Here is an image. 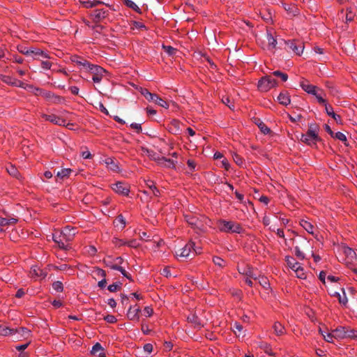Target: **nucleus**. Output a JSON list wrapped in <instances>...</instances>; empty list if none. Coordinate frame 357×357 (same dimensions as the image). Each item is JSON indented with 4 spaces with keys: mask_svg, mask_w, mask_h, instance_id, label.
I'll use <instances>...</instances> for the list:
<instances>
[{
    "mask_svg": "<svg viewBox=\"0 0 357 357\" xmlns=\"http://www.w3.org/2000/svg\"><path fill=\"white\" fill-rule=\"evenodd\" d=\"M283 8L287 12L289 16H296L299 13V10L295 5H289L284 3Z\"/></svg>",
    "mask_w": 357,
    "mask_h": 357,
    "instance_id": "27",
    "label": "nucleus"
},
{
    "mask_svg": "<svg viewBox=\"0 0 357 357\" xmlns=\"http://www.w3.org/2000/svg\"><path fill=\"white\" fill-rule=\"evenodd\" d=\"M295 255L297 257H298L301 259H303L305 258V255L303 252L300 250V248L296 246L295 247Z\"/></svg>",
    "mask_w": 357,
    "mask_h": 357,
    "instance_id": "58",
    "label": "nucleus"
},
{
    "mask_svg": "<svg viewBox=\"0 0 357 357\" xmlns=\"http://www.w3.org/2000/svg\"><path fill=\"white\" fill-rule=\"evenodd\" d=\"M248 275L249 277L257 280L259 281V283L260 285H261L264 289H268L270 285L268 279L266 277L264 276H259L257 277L256 275H254L251 273V271H249V273H246Z\"/></svg>",
    "mask_w": 357,
    "mask_h": 357,
    "instance_id": "18",
    "label": "nucleus"
},
{
    "mask_svg": "<svg viewBox=\"0 0 357 357\" xmlns=\"http://www.w3.org/2000/svg\"><path fill=\"white\" fill-rule=\"evenodd\" d=\"M162 49L169 56L175 54V53L176 52V49L174 48L172 46H169V45H162Z\"/></svg>",
    "mask_w": 357,
    "mask_h": 357,
    "instance_id": "44",
    "label": "nucleus"
},
{
    "mask_svg": "<svg viewBox=\"0 0 357 357\" xmlns=\"http://www.w3.org/2000/svg\"><path fill=\"white\" fill-rule=\"evenodd\" d=\"M7 171L8 172V174L13 176H15V177H17L18 176V171L17 169H16L15 167L13 166V165H10L8 168H7Z\"/></svg>",
    "mask_w": 357,
    "mask_h": 357,
    "instance_id": "48",
    "label": "nucleus"
},
{
    "mask_svg": "<svg viewBox=\"0 0 357 357\" xmlns=\"http://www.w3.org/2000/svg\"><path fill=\"white\" fill-rule=\"evenodd\" d=\"M213 261L216 266L220 267H223L225 265V260L219 257H214L213 258Z\"/></svg>",
    "mask_w": 357,
    "mask_h": 357,
    "instance_id": "46",
    "label": "nucleus"
},
{
    "mask_svg": "<svg viewBox=\"0 0 357 357\" xmlns=\"http://www.w3.org/2000/svg\"><path fill=\"white\" fill-rule=\"evenodd\" d=\"M319 333L322 335L323 337L324 338V340L328 342H333V338H335L334 337V333L333 332V333H325L322 330L321 328H319Z\"/></svg>",
    "mask_w": 357,
    "mask_h": 357,
    "instance_id": "40",
    "label": "nucleus"
},
{
    "mask_svg": "<svg viewBox=\"0 0 357 357\" xmlns=\"http://www.w3.org/2000/svg\"><path fill=\"white\" fill-rule=\"evenodd\" d=\"M107 11L103 9H96L91 14V17L96 22H99L107 17Z\"/></svg>",
    "mask_w": 357,
    "mask_h": 357,
    "instance_id": "20",
    "label": "nucleus"
},
{
    "mask_svg": "<svg viewBox=\"0 0 357 357\" xmlns=\"http://www.w3.org/2000/svg\"><path fill=\"white\" fill-rule=\"evenodd\" d=\"M43 117L47 120L49 121L56 125L59 126H66V120L57 116L55 114H43Z\"/></svg>",
    "mask_w": 357,
    "mask_h": 357,
    "instance_id": "13",
    "label": "nucleus"
},
{
    "mask_svg": "<svg viewBox=\"0 0 357 357\" xmlns=\"http://www.w3.org/2000/svg\"><path fill=\"white\" fill-rule=\"evenodd\" d=\"M266 39L268 40V48L270 50H273L277 44L276 39L272 36V34L269 32L266 33Z\"/></svg>",
    "mask_w": 357,
    "mask_h": 357,
    "instance_id": "34",
    "label": "nucleus"
},
{
    "mask_svg": "<svg viewBox=\"0 0 357 357\" xmlns=\"http://www.w3.org/2000/svg\"><path fill=\"white\" fill-rule=\"evenodd\" d=\"M273 328L274 330V333L277 335H282L285 333V328L283 325H282L280 322L276 321L273 324Z\"/></svg>",
    "mask_w": 357,
    "mask_h": 357,
    "instance_id": "35",
    "label": "nucleus"
},
{
    "mask_svg": "<svg viewBox=\"0 0 357 357\" xmlns=\"http://www.w3.org/2000/svg\"><path fill=\"white\" fill-rule=\"evenodd\" d=\"M325 111L327 113V114L330 116H331L334 120L339 124H342V121L341 119V117L340 115L336 114L333 112V107L329 105H326Z\"/></svg>",
    "mask_w": 357,
    "mask_h": 357,
    "instance_id": "23",
    "label": "nucleus"
},
{
    "mask_svg": "<svg viewBox=\"0 0 357 357\" xmlns=\"http://www.w3.org/2000/svg\"><path fill=\"white\" fill-rule=\"evenodd\" d=\"M286 261L289 268H291L293 265L296 264V263L297 262L293 257H287Z\"/></svg>",
    "mask_w": 357,
    "mask_h": 357,
    "instance_id": "63",
    "label": "nucleus"
},
{
    "mask_svg": "<svg viewBox=\"0 0 357 357\" xmlns=\"http://www.w3.org/2000/svg\"><path fill=\"white\" fill-rule=\"evenodd\" d=\"M123 2L128 8L139 13V8L134 1L131 0H123Z\"/></svg>",
    "mask_w": 357,
    "mask_h": 357,
    "instance_id": "42",
    "label": "nucleus"
},
{
    "mask_svg": "<svg viewBox=\"0 0 357 357\" xmlns=\"http://www.w3.org/2000/svg\"><path fill=\"white\" fill-rule=\"evenodd\" d=\"M318 140L317 129H312V127L310 128L306 134L302 135L301 137V141L310 146L315 144Z\"/></svg>",
    "mask_w": 357,
    "mask_h": 357,
    "instance_id": "7",
    "label": "nucleus"
},
{
    "mask_svg": "<svg viewBox=\"0 0 357 357\" xmlns=\"http://www.w3.org/2000/svg\"><path fill=\"white\" fill-rule=\"evenodd\" d=\"M114 226L119 229H123L126 224V220L122 215H119L114 222Z\"/></svg>",
    "mask_w": 357,
    "mask_h": 357,
    "instance_id": "31",
    "label": "nucleus"
},
{
    "mask_svg": "<svg viewBox=\"0 0 357 357\" xmlns=\"http://www.w3.org/2000/svg\"><path fill=\"white\" fill-rule=\"evenodd\" d=\"M194 245V242L190 241L183 248H180L176 251V257L186 258L190 257V254L192 253Z\"/></svg>",
    "mask_w": 357,
    "mask_h": 357,
    "instance_id": "10",
    "label": "nucleus"
},
{
    "mask_svg": "<svg viewBox=\"0 0 357 357\" xmlns=\"http://www.w3.org/2000/svg\"><path fill=\"white\" fill-rule=\"evenodd\" d=\"M187 164H188V166L190 168V170L191 172H193V171L195 170L196 163H195V162L194 160H188V162H187Z\"/></svg>",
    "mask_w": 357,
    "mask_h": 357,
    "instance_id": "60",
    "label": "nucleus"
},
{
    "mask_svg": "<svg viewBox=\"0 0 357 357\" xmlns=\"http://www.w3.org/2000/svg\"><path fill=\"white\" fill-rule=\"evenodd\" d=\"M22 52L26 56H32L33 59H50L47 53L38 48L31 47Z\"/></svg>",
    "mask_w": 357,
    "mask_h": 357,
    "instance_id": "8",
    "label": "nucleus"
},
{
    "mask_svg": "<svg viewBox=\"0 0 357 357\" xmlns=\"http://www.w3.org/2000/svg\"><path fill=\"white\" fill-rule=\"evenodd\" d=\"M14 333L13 328H10L6 326L0 325V335L3 336L11 335L13 336Z\"/></svg>",
    "mask_w": 357,
    "mask_h": 357,
    "instance_id": "38",
    "label": "nucleus"
},
{
    "mask_svg": "<svg viewBox=\"0 0 357 357\" xmlns=\"http://www.w3.org/2000/svg\"><path fill=\"white\" fill-rule=\"evenodd\" d=\"M30 275L32 278H45L46 276V273L43 271L40 270V268L36 266H33L30 271Z\"/></svg>",
    "mask_w": 357,
    "mask_h": 357,
    "instance_id": "17",
    "label": "nucleus"
},
{
    "mask_svg": "<svg viewBox=\"0 0 357 357\" xmlns=\"http://www.w3.org/2000/svg\"><path fill=\"white\" fill-rule=\"evenodd\" d=\"M289 48L295 52L296 54L300 55L301 53H303L304 46L302 43H300L299 45H296L295 43L291 42L289 45Z\"/></svg>",
    "mask_w": 357,
    "mask_h": 357,
    "instance_id": "32",
    "label": "nucleus"
},
{
    "mask_svg": "<svg viewBox=\"0 0 357 357\" xmlns=\"http://www.w3.org/2000/svg\"><path fill=\"white\" fill-rule=\"evenodd\" d=\"M335 137L342 142H346L347 141V137L346 135L341 132H337L335 134Z\"/></svg>",
    "mask_w": 357,
    "mask_h": 357,
    "instance_id": "56",
    "label": "nucleus"
},
{
    "mask_svg": "<svg viewBox=\"0 0 357 357\" xmlns=\"http://www.w3.org/2000/svg\"><path fill=\"white\" fill-rule=\"evenodd\" d=\"M102 162L109 170L114 172L119 171V164L114 159L112 158H107Z\"/></svg>",
    "mask_w": 357,
    "mask_h": 357,
    "instance_id": "12",
    "label": "nucleus"
},
{
    "mask_svg": "<svg viewBox=\"0 0 357 357\" xmlns=\"http://www.w3.org/2000/svg\"><path fill=\"white\" fill-rule=\"evenodd\" d=\"M347 338L357 339V331L347 328Z\"/></svg>",
    "mask_w": 357,
    "mask_h": 357,
    "instance_id": "43",
    "label": "nucleus"
},
{
    "mask_svg": "<svg viewBox=\"0 0 357 357\" xmlns=\"http://www.w3.org/2000/svg\"><path fill=\"white\" fill-rule=\"evenodd\" d=\"M295 273L298 278L305 279L306 278L305 273L302 266L298 270H296Z\"/></svg>",
    "mask_w": 357,
    "mask_h": 357,
    "instance_id": "49",
    "label": "nucleus"
},
{
    "mask_svg": "<svg viewBox=\"0 0 357 357\" xmlns=\"http://www.w3.org/2000/svg\"><path fill=\"white\" fill-rule=\"evenodd\" d=\"M176 161L171 159H167L164 157L160 158L158 160V163L161 165H163L164 167H168V168H172L174 169L176 167Z\"/></svg>",
    "mask_w": 357,
    "mask_h": 357,
    "instance_id": "26",
    "label": "nucleus"
},
{
    "mask_svg": "<svg viewBox=\"0 0 357 357\" xmlns=\"http://www.w3.org/2000/svg\"><path fill=\"white\" fill-rule=\"evenodd\" d=\"M92 75V80L95 83H100L104 78L108 77L109 73L102 67L96 65H91L88 69Z\"/></svg>",
    "mask_w": 357,
    "mask_h": 357,
    "instance_id": "4",
    "label": "nucleus"
},
{
    "mask_svg": "<svg viewBox=\"0 0 357 357\" xmlns=\"http://www.w3.org/2000/svg\"><path fill=\"white\" fill-rule=\"evenodd\" d=\"M123 262V259L121 257H116L114 260V262H112L110 261L105 260V263L107 267L112 270L118 271L120 269V264Z\"/></svg>",
    "mask_w": 357,
    "mask_h": 357,
    "instance_id": "22",
    "label": "nucleus"
},
{
    "mask_svg": "<svg viewBox=\"0 0 357 357\" xmlns=\"http://www.w3.org/2000/svg\"><path fill=\"white\" fill-rule=\"evenodd\" d=\"M53 240L61 248L67 249L68 247V243L65 241L64 236L61 231L59 234H55L53 235Z\"/></svg>",
    "mask_w": 357,
    "mask_h": 357,
    "instance_id": "15",
    "label": "nucleus"
},
{
    "mask_svg": "<svg viewBox=\"0 0 357 357\" xmlns=\"http://www.w3.org/2000/svg\"><path fill=\"white\" fill-rule=\"evenodd\" d=\"M354 17V13L352 12L351 8L347 9V14H346V22H349L353 20Z\"/></svg>",
    "mask_w": 357,
    "mask_h": 357,
    "instance_id": "50",
    "label": "nucleus"
},
{
    "mask_svg": "<svg viewBox=\"0 0 357 357\" xmlns=\"http://www.w3.org/2000/svg\"><path fill=\"white\" fill-rule=\"evenodd\" d=\"M217 224L218 229L222 232L241 234L243 231L241 225L233 221L219 220Z\"/></svg>",
    "mask_w": 357,
    "mask_h": 357,
    "instance_id": "3",
    "label": "nucleus"
},
{
    "mask_svg": "<svg viewBox=\"0 0 357 357\" xmlns=\"http://www.w3.org/2000/svg\"><path fill=\"white\" fill-rule=\"evenodd\" d=\"M130 126L132 129L135 130L137 133L142 132V129L140 123H132L130 124Z\"/></svg>",
    "mask_w": 357,
    "mask_h": 357,
    "instance_id": "54",
    "label": "nucleus"
},
{
    "mask_svg": "<svg viewBox=\"0 0 357 357\" xmlns=\"http://www.w3.org/2000/svg\"><path fill=\"white\" fill-rule=\"evenodd\" d=\"M273 74L275 76L280 77L282 79V80L284 81V82L287 81V79H288V75L287 74L283 73H282L280 71H278V70L274 71L273 73Z\"/></svg>",
    "mask_w": 357,
    "mask_h": 357,
    "instance_id": "51",
    "label": "nucleus"
},
{
    "mask_svg": "<svg viewBox=\"0 0 357 357\" xmlns=\"http://www.w3.org/2000/svg\"><path fill=\"white\" fill-rule=\"evenodd\" d=\"M139 312V307L137 305L131 306L127 312V317L130 320H138Z\"/></svg>",
    "mask_w": 357,
    "mask_h": 357,
    "instance_id": "16",
    "label": "nucleus"
},
{
    "mask_svg": "<svg viewBox=\"0 0 357 357\" xmlns=\"http://www.w3.org/2000/svg\"><path fill=\"white\" fill-rule=\"evenodd\" d=\"M342 252L345 255L348 263H351L356 258V252L351 248L344 246L342 248Z\"/></svg>",
    "mask_w": 357,
    "mask_h": 357,
    "instance_id": "19",
    "label": "nucleus"
},
{
    "mask_svg": "<svg viewBox=\"0 0 357 357\" xmlns=\"http://www.w3.org/2000/svg\"><path fill=\"white\" fill-rule=\"evenodd\" d=\"M93 275L95 278H105L106 273H105V271H103L102 269L99 268H96L93 271Z\"/></svg>",
    "mask_w": 357,
    "mask_h": 357,
    "instance_id": "41",
    "label": "nucleus"
},
{
    "mask_svg": "<svg viewBox=\"0 0 357 357\" xmlns=\"http://www.w3.org/2000/svg\"><path fill=\"white\" fill-rule=\"evenodd\" d=\"M141 93L149 101L154 102L155 103L160 105V107L166 108V109L169 107V104L166 101H165L164 100L160 98L156 94L151 93L147 89H142Z\"/></svg>",
    "mask_w": 357,
    "mask_h": 357,
    "instance_id": "6",
    "label": "nucleus"
},
{
    "mask_svg": "<svg viewBox=\"0 0 357 357\" xmlns=\"http://www.w3.org/2000/svg\"><path fill=\"white\" fill-rule=\"evenodd\" d=\"M17 220L15 218H4L0 217V231L3 230V227L10 225H13L17 222Z\"/></svg>",
    "mask_w": 357,
    "mask_h": 357,
    "instance_id": "28",
    "label": "nucleus"
},
{
    "mask_svg": "<svg viewBox=\"0 0 357 357\" xmlns=\"http://www.w3.org/2000/svg\"><path fill=\"white\" fill-rule=\"evenodd\" d=\"M105 320L108 323H115L116 321V318L114 315H107L105 317Z\"/></svg>",
    "mask_w": 357,
    "mask_h": 357,
    "instance_id": "62",
    "label": "nucleus"
},
{
    "mask_svg": "<svg viewBox=\"0 0 357 357\" xmlns=\"http://www.w3.org/2000/svg\"><path fill=\"white\" fill-rule=\"evenodd\" d=\"M334 337L335 339H344L347 338V328L340 326L333 330Z\"/></svg>",
    "mask_w": 357,
    "mask_h": 357,
    "instance_id": "24",
    "label": "nucleus"
},
{
    "mask_svg": "<svg viewBox=\"0 0 357 357\" xmlns=\"http://www.w3.org/2000/svg\"><path fill=\"white\" fill-rule=\"evenodd\" d=\"M278 100L283 105H288L291 102L289 96L287 93H280L278 96Z\"/></svg>",
    "mask_w": 357,
    "mask_h": 357,
    "instance_id": "36",
    "label": "nucleus"
},
{
    "mask_svg": "<svg viewBox=\"0 0 357 357\" xmlns=\"http://www.w3.org/2000/svg\"><path fill=\"white\" fill-rule=\"evenodd\" d=\"M10 78H9V77H6L3 81H4L5 82L10 83V84H15V85H16V86H20V87H23V88L26 89V87H25V86H24V83H22V82H20V81H17V82H11L10 81Z\"/></svg>",
    "mask_w": 357,
    "mask_h": 357,
    "instance_id": "55",
    "label": "nucleus"
},
{
    "mask_svg": "<svg viewBox=\"0 0 357 357\" xmlns=\"http://www.w3.org/2000/svg\"><path fill=\"white\" fill-rule=\"evenodd\" d=\"M243 326L238 322H235L233 326V330L235 334L240 337L241 335L242 337L245 336V333L243 331Z\"/></svg>",
    "mask_w": 357,
    "mask_h": 357,
    "instance_id": "39",
    "label": "nucleus"
},
{
    "mask_svg": "<svg viewBox=\"0 0 357 357\" xmlns=\"http://www.w3.org/2000/svg\"><path fill=\"white\" fill-rule=\"evenodd\" d=\"M161 275L168 278V277H170L172 276V274L170 273V270H169V267H165L162 271H161Z\"/></svg>",
    "mask_w": 357,
    "mask_h": 357,
    "instance_id": "64",
    "label": "nucleus"
},
{
    "mask_svg": "<svg viewBox=\"0 0 357 357\" xmlns=\"http://www.w3.org/2000/svg\"><path fill=\"white\" fill-rule=\"evenodd\" d=\"M31 331L26 328H20L14 329L13 337L15 340H20L22 339H26L30 336Z\"/></svg>",
    "mask_w": 357,
    "mask_h": 357,
    "instance_id": "11",
    "label": "nucleus"
},
{
    "mask_svg": "<svg viewBox=\"0 0 357 357\" xmlns=\"http://www.w3.org/2000/svg\"><path fill=\"white\" fill-rule=\"evenodd\" d=\"M72 172V169L69 168H65L61 169V171L57 172L56 176L61 179L63 180L66 178H68L70 173Z\"/></svg>",
    "mask_w": 357,
    "mask_h": 357,
    "instance_id": "37",
    "label": "nucleus"
},
{
    "mask_svg": "<svg viewBox=\"0 0 357 357\" xmlns=\"http://www.w3.org/2000/svg\"><path fill=\"white\" fill-rule=\"evenodd\" d=\"M73 61L76 63L77 64L79 65L83 68V69L88 70V69L90 68V66L92 65L90 63H89L87 61L80 59L78 56H75L73 59Z\"/></svg>",
    "mask_w": 357,
    "mask_h": 357,
    "instance_id": "29",
    "label": "nucleus"
},
{
    "mask_svg": "<svg viewBox=\"0 0 357 357\" xmlns=\"http://www.w3.org/2000/svg\"><path fill=\"white\" fill-rule=\"evenodd\" d=\"M276 85V80L271 76L263 77L258 82V88L261 92H267L270 89L275 87Z\"/></svg>",
    "mask_w": 357,
    "mask_h": 357,
    "instance_id": "5",
    "label": "nucleus"
},
{
    "mask_svg": "<svg viewBox=\"0 0 357 357\" xmlns=\"http://www.w3.org/2000/svg\"><path fill=\"white\" fill-rule=\"evenodd\" d=\"M261 131L264 134H268L270 132V129L263 123L259 125Z\"/></svg>",
    "mask_w": 357,
    "mask_h": 357,
    "instance_id": "59",
    "label": "nucleus"
},
{
    "mask_svg": "<svg viewBox=\"0 0 357 357\" xmlns=\"http://www.w3.org/2000/svg\"><path fill=\"white\" fill-rule=\"evenodd\" d=\"M112 190L117 194L123 196L128 195L130 192V187L127 183L118 181L112 185Z\"/></svg>",
    "mask_w": 357,
    "mask_h": 357,
    "instance_id": "9",
    "label": "nucleus"
},
{
    "mask_svg": "<svg viewBox=\"0 0 357 357\" xmlns=\"http://www.w3.org/2000/svg\"><path fill=\"white\" fill-rule=\"evenodd\" d=\"M300 225L309 234H314V226L311 222L305 220H302L300 222Z\"/></svg>",
    "mask_w": 357,
    "mask_h": 357,
    "instance_id": "33",
    "label": "nucleus"
},
{
    "mask_svg": "<svg viewBox=\"0 0 357 357\" xmlns=\"http://www.w3.org/2000/svg\"><path fill=\"white\" fill-rule=\"evenodd\" d=\"M121 285V283L120 282H115L112 284H109L107 287L108 290L111 292H115L118 291L120 289V287Z\"/></svg>",
    "mask_w": 357,
    "mask_h": 357,
    "instance_id": "47",
    "label": "nucleus"
},
{
    "mask_svg": "<svg viewBox=\"0 0 357 357\" xmlns=\"http://www.w3.org/2000/svg\"><path fill=\"white\" fill-rule=\"evenodd\" d=\"M313 96H314L317 100V101L321 103V104H323L325 107H326V105H328L326 103V101L325 99H324L322 98V96H321V94L318 93L317 91L315 93V94H314Z\"/></svg>",
    "mask_w": 357,
    "mask_h": 357,
    "instance_id": "57",
    "label": "nucleus"
},
{
    "mask_svg": "<svg viewBox=\"0 0 357 357\" xmlns=\"http://www.w3.org/2000/svg\"><path fill=\"white\" fill-rule=\"evenodd\" d=\"M61 232L64 236L65 241L70 242L75 235L76 229L73 227H70V226H67L62 229Z\"/></svg>",
    "mask_w": 357,
    "mask_h": 357,
    "instance_id": "14",
    "label": "nucleus"
},
{
    "mask_svg": "<svg viewBox=\"0 0 357 357\" xmlns=\"http://www.w3.org/2000/svg\"><path fill=\"white\" fill-rule=\"evenodd\" d=\"M342 294L339 292L335 291L334 293L332 294V295L338 298V301L340 304H342L343 305H346L348 300H347L345 291L343 289H342Z\"/></svg>",
    "mask_w": 357,
    "mask_h": 357,
    "instance_id": "30",
    "label": "nucleus"
},
{
    "mask_svg": "<svg viewBox=\"0 0 357 357\" xmlns=\"http://www.w3.org/2000/svg\"><path fill=\"white\" fill-rule=\"evenodd\" d=\"M52 288L54 291H56L57 292H61L63 291V284L60 281L54 282L52 284Z\"/></svg>",
    "mask_w": 357,
    "mask_h": 357,
    "instance_id": "45",
    "label": "nucleus"
},
{
    "mask_svg": "<svg viewBox=\"0 0 357 357\" xmlns=\"http://www.w3.org/2000/svg\"><path fill=\"white\" fill-rule=\"evenodd\" d=\"M26 87L29 91L33 93L36 96H43L51 103L63 104L65 101L63 97L57 96L51 91L35 88L31 85H27Z\"/></svg>",
    "mask_w": 357,
    "mask_h": 357,
    "instance_id": "1",
    "label": "nucleus"
},
{
    "mask_svg": "<svg viewBox=\"0 0 357 357\" xmlns=\"http://www.w3.org/2000/svg\"><path fill=\"white\" fill-rule=\"evenodd\" d=\"M103 350L104 349H103L102 347L101 346V344L100 343L97 342L92 347L91 353L93 355L98 356V357H106L105 354L104 353Z\"/></svg>",
    "mask_w": 357,
    "mask_h": 357,
    "instance_id": "25",
    "label": "nucleus"
},
{
    "mask_svg": "<svg viewBox=\"0 0 357 357\" xmlns=\"http://www.w3.org/2000/svg\"><path fill=\"white\" fill-rule=\"evenodd\" d=\"M301 86L305 91L312 95L315 94V93L317 91V87L312 84H310L306 80H303L301 82Z\"/></svg>",
    "mask_w": 357,
    "mask_h": 357,
    "instance_id": "21",
    "label": "nucleus"
},
{
    "mask_svg": "<svg viewBox=\"0 0 357 357\" xmlns=\"http://www.w3.org/2000/svg\"><path fill=\"white\" fill-rule=\"evenodd\" d=\"M186 222L195 229L197 231H204L206 229V225H209L211 220L206 217L201 216L198 218L192 214L185 215Z\"/></svg>",
    "mask_w": 357,
    "mask_h": 357,
    "instance_id": "2",
    "label": "nucleus"
},
{
    "mask_svg": "<svg viewBox=\"0 0 357 357\" xmlns=\"http://www.w3.org/2000/svg\"><path fill=\"white\" fill-rule=\"evenodd\" d=\"M126 245L130 248H137L139 245V243L136 239H132L130 241H128L126 243Z\"/></svg>",
    "mask_w": 357,
    "mask_h": 357,
    "instance_id": "53",
    "label": "nucleus"
},
{
    "mask_svg": "<svg viewBox=\"0 0 357 357\" xmlns=\"http://www.w3.org/2000/svg\"><path fill=\"white\" fill-rule=\"evenodd\" d=\"M52 63H53L52 62L47 61V60H45V61L42 60L41 61V66L45 70L50 69L52 66Z\"/></svg>",
    "mask_w": 357,
    "mask_h": 357,
    "instance_id": "52",
    "label": "nucleus"
},
{
    "mask_svg": "<svg viewBox=\"0 0 357 357\" xmlns=\"http://www.w3.org/2000/svg\"><path fill=\"white\" fill-rule=\"evenodd\" d=\"M222 100V102L224 104H225L226 105H227L230 109H234V105L231 104L230 100L228 97L223 98Z\"/></svg>",
    "mask_w": 357,
    "mask_h": 357,
    "instance_id": "61",
    "label": "nucleus"
}]
</instances>
